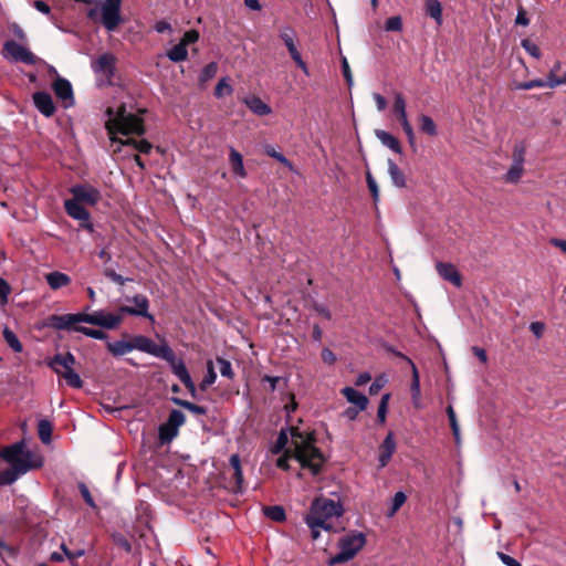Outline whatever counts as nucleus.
Here are the masks:
<instances>
[{
	"instance_id": "1",
	"label": "nucleus",
	"mask_w": 566,
	"mask_h": 566,
	"mask_svg": "<svg viewBox=\"0 0 566 566\" xmlns=\"http://www.w3.org/2000/svg\"><path fill=\"white\" fill-rule=\"evenodd\" d=\"M290 432L293 450H285L284 454L276 460L277 468L287 471L290 469L289 460L293 457L300 462L303 469H308L313 475H317L325 463V458L322 451L315 446V433H303L297 427H291Z\"/></svg>"
},
{
	"instance_id": "2",
	"label": "nucleus",
	"mask_w": 566,
	"mask_h": 566,
	"mask_svg": "<svg viewBox=\"0 0 566 566\" xmlns=\"http://www.w3.org/2000/svg\"><path fill=\"white\" fill-rule=\"evenodd\" d=\"M122 321L123 316L120 314L107 313L105 311H95L91 314H52L46 317L45 325L53 329H64L74 324L86 323L106 329H115L120 325Z\"/></svg>"
},
{
	"instance_id": "3",
	"label": "nucleus",
	"mask_w": 566,
	"mask_h": 566,
	"mask_svg": "<svg viewBox=\"0 0 566 566\" xmlns=\"http://www.w3.org/2000/svg\"><path fill=\"white\" fill-rule=\"evenodd\" d=\"M0 458L9 463L11 468L19 470L20 473H27L42 465L41 459L34 457V454L25 448L23 441L3 447L0 450Z\"/></svg>"
},
{
	"instance_id": "4",
	"label": "nucleus",
	"mask_w": 566,
	"mask_h": 566,
	"mask_svg": "<svg viewBox=\"0 0 566 566\" xmlns=\"http://www.w3.org/2000/svg\"><path fill=\"white\" fill-rule=\"evenodd\" d=\"M343 514V506L339 502L324 496L316 497L310 507L308 514L305 516L307 526L321 525L326 531L332 530V524L327 520L333 516H340Z\"/></svg>"
},
{
	"instance_id": "5",
	"label": "nucleus",
	"mask_w": 566,
	"mask_h": 566,
	"mask_svg": "<svg viewBox=\"0 0 566 566\" xmlns=\"http://www.w3.org/2000/svg\"><path fill=\"white\" fill-rule=\"evenodd\" d=\"M122 0H105L101 8L95 6L88 9L87 18L96 21L99 12L102 23L107 31H114L122 22L120 18Z\"/></svg>"
},
{
	"instance_id": "6",
	"label": "nucleus",
	"mask_w": 566,
	"mask_h": 566,
	"mask_svg": "<svg viewBox=\"0 0 566 566\" xmlns=\"http://www.w3.org/2000/svg\"><path fill=\"white\" fill-rule=\"evenodd\" d=\"M366 537L363 533H354L339 539V552L331 557L328 564L335 566L352 558L364 547Z\"/></svg>"
},
{
	"instance_id": "7",
	"label": "nucleus",
	"mask_w": 566,
	"mask_h": 566,
	"mask_svg": "<svg viewBox=\"0 0 566 566\" xmlns=\"http://www.w3.org/2000/svg\"><path fill=\"white\" fill-rule=\"evenodd\" d=\"M132 340L133 350L138 349L161 359H168L171 357L170 346L166 342L157 345L151 338L144 335H135L132 337Z\"/></svg>"
},
{
	"instance_id": "8",
	"label": "nucleus",
	"mask_w": 566,
	"mask_h": 566,
	"mask_svg": "<svg viewBox=\"0 0 566 566\" xmlns=\"http://www.w3.org/2000/svg\"><path fill=\"white\" fill-rule=\"evenodd\" d=\"M3 55L14 62H22L27 65H34L38 57L25 46L13 40H8L3 44Z\"/></svg>"
},
{
	"instance_id": "9",
	"label": "nucleus",
	"mask_w": 566,
	"mask_h": 566,
	"mask_svg": "<svg viewBox=\"0 0 566 566\" xmlns=\"http://www.w3.org/2000/svg\"><path fill=\"white\" fill-rule=\"evenodd\" d=\"M392 114L395 118L400 123L405 134L408 137V142L411 146L415 145V133L411 124L408 120L406 112V101L401 93L395 94V101L392 105Z\"/></svg>"
},
{
	"instance_id": "10",
	"label": "nucleus",
	"mask_w": 566,
	"mask_h": 566,
	"mask_svg": "<svg viewBox=\"0 0 566 566\" xmlns=\"http://www.w3.org/2000/svg\"><path fill=\"white\" fill-rule=\"evenodd\" d=\"M280 39L285 44L292 60L295 64L305 73L308 74V69L306 63L303 61L301 53L298 52L295 44V31L291 27H283L280 30L279 34Z\"/></svg>"
},
{
	"instance_id": "11",
	"label": "nucleus",
	"mask_w": 566,
	"mask_h": 566,
	"mask_svg": "<svg viewBox=\"0 0 566 566\" xmlns=\"http://www.w3.org/2000/svg\"><path fill=\"white\" fill-rule=\"evenodd\" d=\"M72 199L81 205L95 206L101 200V192L91 185H75L70 188Z\"/></svg>"
},
{
	"instance_id": "12",
	"label": "nucleus",
	"mask_w": 566,
	"mask_h": 566,
	"mask_svg": "<svg viewBox=\"0 0 566 566\" xmlns=\"http://www.w3.org/2000/svg\"><path fill=\"white\" fill-rule=\"evenodd\" d=\"M114 135L122 134V135H137L142 136L145 134V124L144 119L139 117L138 115H129L123 123L118 124L116 128H113Z\"/></svg>"
},
{
	"instance_id": "13",
	"label": "nucleus",
	"mask_w": 566,
	"mask_h": 566,
	"mask_svg": "<svg viewBox=\"0 0 566 566\" xmlns=\"http://www.w3.org/2000/svg\"><path fill=\"white\" fill-rule=\"evenodd\" d=\"M92 67L95 73H102L111 81L116 71V57L111 53H104L93 62Z\"/></svg>"
},
{
	"instance_id": "14",
	"label": "nucleus",
	"mask_w": 566,
	"mask_h": 566,
	"mask_svg": "<svg viewBox=\"0 0 566 566\" xmlns=\"http://www.w3.org/2000/svg\"><path fill=\"white\" fill-rule=\"evenodd\" d=\"M52 88L56 97L63 101L65 107L74 104L73 88L66 78L57 76L53 82Z\"/></svg>"
},
{
	"instance_id": "15",
	"label": "nucleus",
	"mask_w": 566,
	"mask_h": 566,
	"mask_svg": "<svg viewBox=\"0 0 566 566\" xmlns=\"http://www.w3.org/2000/svg\"><path fill=\"white\" fill-rule=\"evenodd\" d=\"M436 270L443 280L452 283L454 286L460 287L462 285V276L452 263L437 262Z\"/></svg>"
},
{
	"instance_id": "16",
	"label": "nucleus",
	"mask_w": 566,
	"mask_h": 566,
	"mask_svg": "<svg viewBox=\"0 0 566 566\" xmlns=\"http://www.w3.org/2000/svg\"><path fill=\"white\" fill-rule=\"evenodd\" d=\"M230 465L233 470V474L228 488L233 493H241L243 489V473L240 457L238 454H232L230 457Z\"/></svg>"
},
{
	"instance_id": "17",
	"label": "nucleus",
	"mask_w": 566,
	"mask_h": 566,
	"mask_svg": "<svg viewBox=\"0 0 566 566\" xmlns=\"http://www.w3.org/2000/svg\"><path fill=\"white\" fill-rule=\"evenodd\" d=\"M33 103L38 111L45 117H51L55 113V105L52 96L48 92H35Z\"/></svg>"
},
{
	"instance_id": "18",
	"label": "nucleus",
	"mask_w": 566,
	"mask_h": 566,
	"mask_svg": "<svg viewBox=\"0 0 566 566\" xmlns=\"http://www.w3.org/2000/svg\"><path fill=\"white\" fill-rule=\"evenodd\" d=\"M76 359L70 352H66L65 354H56L48 361V366L54 373H61V370L65 369H74Z\"/></svg>"
},
{
	"instance_id": "19",
	"label": "nucleus",
	"mask_w": 566,
	"mask_h": 566,
	"mask_svg": "<svg viewBox=\"0 0 566 566\" xmlns=\"http://www.w3.org/2000/svg\"><path fill=\"white\" fill-rule=\"evenodd\" d=\"M106 114L109 116L105 124L108 136L114 135L113 128H116L118 124L123 123L129 115H133V113L127 112L125 104L118 106L115 113L112 107H108Z\"/></svg>"
},
{
	"instance_id": "20",
	"label": "nucleus",
	"mask_w": 566,
	"mask_h": 566,
	"mask_svg": "<svg viewBox=\"0 0 566 566\" xmlns=\"http://www.w3.org/2000/svg\"><path fill=\"white\" fill-rule=\"evenodd\" d=\"M395 451H396L395 436H394V432L390 431V432H388V434L386 436V438L384 439V441L381 442V444L379 447V458H378L379 468H385L389 463Z\"/></svg>"
},
{
	"instance_id": "21",
	"label": "nucleus",
	"mask_w": 566,
	"mask_h": 566,
	"mask_svg": "<svg viewBox=\"0 0 566 566\" xmlns=\"http://www.w3.org/2000/svg\"><path fill=\"white\" fill-rule=\"evenodd\" d=\"M340 394L347 399L348 402L353 403L358 410H365L368 406V398L352 387H344Z\"/></svg>"
},
{
	"instance_id": "22",
	"label": "nucleus",
	"mask_w": 566,
	"mask_h": 566,
	"mask_svg": "<svg viewBox=\"0 0 566 566\" xmlns=\"http://www.w3.org/2000/svg\"><path fill=\"white\" fill-rule=\"evenodd\" d=\"M64 209L67 216L75 220L85 221L86 219H90V212L87 209L77 201H74L72 198L64 201Z\"/></svg>"
},
{
	"instance_id": "23",
	"label": "nucleus",
	"mask_w": 566,
	"mask_h": 566,
	"mask_svg": "<svg viewBox=\"0 0 566 566\" xmlns=\"http://www.w3.org/2000/svg\"><path fill=\"white\" fill-rule=\"evenodd\" d=\"M170 355L168 359H165L171 367V370L176 377L182 382L190 378V374L182 359H177L175 352L170 348Z\"/></svg>"
},
{
	"instance_id": "24",
	"label": "nucleus",
	"mask_w": 566,
	"mask_h": 566,
	"mask_svg": "<svg viewBox=\"0 0 566 566\" xmlns=\"http://www.w3.org/2000/svg\"><path fill=\"white\" fill-rule=\"evenodd\" d=\"M376 137L381 142V144L396 154L402 153V147L400 145V142L390 133L382 130V129H376L375 130Z\"/></svg>"
},
{
	"instance_id": "25",
	"label": "nucleus",
	"mask_w": 566,
	"mask_h": 566,
	"mask_svg": "<svg viewBox=\"0 0 566 566\" xmlns=\"http://www.w3.org/2000/svg\"><path fill=\"white\" fill-rule=\"evenodd\" d=\"M244 103L258 116H265L272 113L271 107L258 96L248 97L244 99Z\"/></svg>"
},
{
	"instance_id": "26",
	"label": "nucleus",
	"mask_w": 566,
	"mask_h": 566,
	"mask_svg": "<svg viewBox=\"0 0 566 566\" xmlns=\"http://www.w3.org/2000/svg\"><path fill=\"white\" fill-rule=\"evenodd\" d=\"M46 283L52 290H59L71 283V277L62 272L54 271L45 275Z\"/></svg>"
},
{
	"instance_id": "27",
	"label": "nucleus",
	"mask_w": 566,
	"mask_h": 566,
	"mask_svg": "<svg viewBox=\"0 0 566 566\" xmlns=\"http://www.w3.org/2000/svg\"><path fill=\"white\" fill-rule=\"evenodd\" d=\"M106 348L113 356H123L133 350V340L107 342Z\"/></svg>"
},
{
	"instance_id": "28",
	"label": "nucleus",
	"mask_w": 566,
	"mask_h": 566,
	"mask_svg": "<svg viewBox=\"0 0 566 566\" xmlns=\"http://www.w3.org/2000/svg\"><path fill=\"white\" fill-rule=\"evenodd\" d=\"M133 302L135 304V306L133 307L137 312V316H142L150 321H154V316L148 312L149 301L144 294H136L133 297Z\"/></svg>"
},
{
	"instance_id": "29",
	"label": "nucleus",
	"mask_w": 566,
	"mask_h": 566,
	"mask_svg": "<svg viewBox=\"0 0 566 566\" xmlns=\"http://www.w3.org/2000/svg\"><path fill=\"white\" fill-rule=\"evenodd\" d=\"M229 160L231 164V168L234 175L244 178L247 176V171L243 166L242 155L237 151L234 148H231L229 154Z\"/></svg>"
},
{
	"instance_id": "30",
	"label": "nucleus",
	"mask_w": 566,
	"mask_h": 566,
	"mask_svg": "<svg viewBox=\"0 0 566 566\" xmlns=\"http://www.w3.org/2000/svg\"><path fill=\"white\" fill-rule=\"evenodd\" d=\"M388 172L392 180V184L399 188L406 187V177L402 170L398 167V165L392 160L388 159Z\"/></svg>"
},
{
	"instance_id": "31",
	"label": "nucleus",
	"mask_w": 566,
	"mask_h": 566,
	"mask_svg": "<svg viewBox=\"0 0 566 566\" xmlns=\"http://www.w3.org/2000/svg\"><path fill=\"white\" fill-rule=\"evenodd\" d=\"M63 331L78 332V333L84 334L87 337H92L95 339H106L107 338V334L105 332H103L101 329L85 327V326H82L81 324H74V325L70 326L69 328H64Z\"/></svg>"
},
{
	"instance_id": "32",
	"label": "nucleus",
	"mask_w": 566,
	"mask_h": 566,
	"mask_svg": "<svg viewBox=\"0 0 566 566\" xmlns=\"http://www.w3.org/2000/svg\"><path fill=\"white\" fill-rule=\"evenodd\" d=\"M170 401L179 407L185 408L186 410H188L195 415L203 416V415H207V412H208V410L205 406H200V405L190 402L188 400H184L178 397H171Z\"/></svg>"
},
{
	"instance_id": "33",
	"label": "nucleus",
	"mask_w": 566,
	"mask_h": 566,
	"mask_svg": "<svg viewBox=\"0 0 566 566\" xmlns=\"http://www.w3.org/2000/svg\"><path fill=\"white\" fill-rule=\"evenodd\" d=\"M424 9L426 13L434 19L438 24L442 23V6L439 0H427Z\"/></svg>"
},
{
	"instance_id": "34",
	"label": "nucleus",
	"mask_w": 566,
	"mask_h": 566,
	"mask_svg": "<svg viewBox=\"0 0 566 566\" xmlns=\"http://www.w3.org/2000/svg\"><path fill=\"white\" fill-rule=\"evenodd\" d=\"M53 424L46 419H41L38 423V434L42 443L48 444L52 441Z\"/></svg>"
},
{
	"instance_id": "35",
	"label": "nucleus",
	"mask_w": 566,
	"mask_h": 566,
	"mask_svg": "<svg viewBox=\"0 0 566 566\" xmlns=\"http://www.w3.org/2000/svg\"><path fill=\"white\" fill-rule=\"evenodd\" d=\"M56 374L62 377L71 388L80 389L83 387V380L74 369H65Z\"/></svg>"
},
{
	"instance_id": "36",
	"label": "nucleus",
	"mask_w": 566,
	"mask_h": 566,
	"mask_svg": "<svg viewBox=\"0 0 566 566\" xmlns=\"http://www.w3.org/2000/svg\"><path fill=\"white\" fill-rule=\"evenodd\" d=\"M410 367H411V374H412L410 390H411L412 402H416V400H419L420 396H421L420 377H419V371L413 361H410Z\"/></svg>"
},
{
	"instance_id": "37",
	"label": "nucleus",
	"mask_w": 566,
	"mask_h": 566,
	"mask_svg": "<svg viewBox=\"0 0 566 566\" xmlns=\"http://www.w3.org/2000/svg\"><path fill=\"white\" fill-rule=\"evenodd\" d=\"M419 128L423 134L429 136H436L438 133L436 123L426 114L419 115Z\"/></svg>"
},
{
	"instance_id": "38",
	"label": "nucleus",
	"mask_w": 566,
	"mask_h": 566,
	"mask_svg": "<svg viewBox=\"0 0 566 566\" xmlns=\"http://www.w3.org/2000/svg\"><path fill=\"white\" fill-rule=\"evenodd\" d=\"M263 513L268 518L274 522H283L286 518L285 510L280 505L264 506Z\"/></svg>"
},
{
	"instance_id": "39",
	"label": "nucleus",
	"mask_w": 566,
	"mask_h": 566,
	"mask_svg": "<svg viewBox=\"0 0 566 566\" xmlns=\"http://www.w3.org/2000/svg\"><path fill=\"white\" fill-rule=\"evenodd\" d=\"M167 56L172 62H182L188 59V51L180 42L167 51Z\"/></svg>"
},
{
	"instance_id": "40",
	"label": "nucleus",
	"mask_w": 566,
	"mask_h": 566,
	"mask_svg": "<svg viewBox=\"0 0 566 566\" xmlns=\"http://www.w3.org/2000/svg\"><path fill=\"white\" fill-rule=\"evenodd\" d=\"M3 338L7 342L8 346L15 353H21L23 350V346L19 340L18 336L10 328L6 327L3 329Z\"/></svg>"
},
{
	"instance_id": "41",
	"label": "nucleus",
	"mask_w": 566,
	"mask_h": 566,
	"mask_svg": "<svg viewBox=\"0 0 566 566\" xmlns=\"http://www.w3.org/2000/svg\"><path fill=\"white\" fill-rule=\"evenodd\" d=\"M186 422V417L182 413V411L178 409H172L168 416L167 421L165 422L168 427L179 430V427H181Z\"/></svg>"
},
{
	"instance_id": "42",
	"label": "nucleus",
	"mask_w": 566,
	"mask_h": 566,
	"mask_svg": "<svg viewBox=\"0 0 566 566\" xmlns=\"http://www.w3.org/2000/svg\"><path fill=\"white\" fill-rule=\"evenodd\" d=\"M186 422V417L182 413V411L178 409H172L168 416L167 421L165 422L168 427L179 430V427H181Z\"/></svg>"
},
{
	"instance_id": "43",
	"label": "nucleus",
	"mask_w": 566,
	"mask_h": 566,
	"mask_svg": "<svg viewBox=\"0 0 566 566\" xmlns=\"http://www.w3.org/2000/svg\"><path fill=\"white\" fill-rule=\"evenodd\" d=\"M264 153L269 157L275 159L276 161L281 163L283 166L287 167L289 169L293 168V165H292L291 160H289L283 154L276 151L273 146L266 145L264 147Z\"/></svg>"
},
{
	"instance_id": "44",
	"label": "nucleus",
	"mask_w": 566,
	"mask_h": 566,
	"mask_svg": "<svg viewBox=\"0 0 566 566\" xmlns=\"http://www.w3.org/2000/svg\"><path fill=\"white\" fill-rule=\"evenodd\" d=\"M217 379V374L213 369L212 361L209 360L207 364V374L205 375L202 381L199 384L200 390L205 391L210 387Z\"/></svg>"
},
{
	"instance_id": "45",
	"label": "nucleus",
	"mask_w": 566,
	"mask_h": 566,
	"mask_svg": "<svg viewBox=\"0 0 566 566\" xmlns=\"http://www.w3.org/2000/svg\"><path fill=\"white\" fill-rule=\"evenodd\" d=\"M177 434L178 431L168 427L166 423H161L158 428V436L161 443H169Z\"/></svg>"
},
{
	"instance_id": "46",
	"label": "nucleus",
	"mask_w": 566,
	"mask_h": 566,
	"mask_svg": "<svg viewBox=\"0 0 566 566\" xmlns=\"http://www.w3.org/2000/svg\"><path fill=\"white\" fill-rule=\"evenodd\" d=\"M218 72V64L216 62L208 63L201 71L199 75V82L200 84H203L208 82L209 80L213 78L217 75Z\"/></svg>"
},
{
	"instance_id": "47",
	"label": "nucleus",
	"mask_w": 566,
	"mask_h": 566,
	"mask_svg": "<svg viewBox=\"0 0 566 566\" xmlns=\"http://www.w3.org/2000/svg\"><path fill=\"white\" fill-rule=\"evenodd\" d=\"M233 92L232 86L229 84L227 77H222L219 80L216 88H214V96L217 98H222L226 95H231Z\"/></svg>"
},
{
	"instance_id": "48",
	"label": "nucleus",
	"mask_w": 566,
	"mask_h": 566,
	"mask_svg": "<svg viewBox=\"0 0 566 566\" xmlns=\"http://www.w3.org/2000/svg\"><path fill=\"white\" fill-rule=\"evenodd\" d=\"M22 474L19 470L10 467L0 472V482L6 485L12 484Z\"/></svg>"
},
{
	"instance_id": "49",
	"label": "nucleus",
	"mask_w": 566,
	"mask_h": 566,
	"mask_svg": "<svg viewBox=\"0 0 566 566\" xmlns=\"http://www.w3.org/2000/svg\"><path fill=\"white\" fill-rule=\"evenodd\" d=\"M406 501H407V496L403 492H401V491L396 492L394 495V499H392L391 506H390L387 515L394 516L399 511V509L405 504Z\"/></svg>"
},
{
	"instance_id": "50",
	"label": "nucleus",
	"mask_w": 566,
	"mask_h": 566,
	"mask_svg": "<svg viewBox=\"0 0 566 566\" xmlns=\"http://www.w3.org/2000/svg\"><path fill=\"white\" fill-rule=\"evenodd\" d=\"M523 175V166L512 164L505 175V181L510 184H516Z\"/></svg>"
},
{
	"instance_id": "51",
	"label": "nucleus",
	"mask_w": 566,
	"mask_h": 566,
	"mask_svg": "<svg viewBox=\"0 0 566 566\" xmlns=\"http://www.w3.org/2000/svg\"><path fill=\"white\" fill-rule=\"evenodd\" d=\"M390 399V394L382 395L378 410H377V420L379 423L384 424L386 422V415L388 410V403Z\"/></svg>"
},
{
	"instance_id": "52",
	"label": "nucleus",
	"mask_w": 566,
	"mask_h": 566,
	"mask_svg": "<svg viewBox=\"0 0 566 566\" xmlns=\"http://www.w3.org/2000/svg\"><path fill=\"white\" fill-rule=\"evenodd\" d=\"M526 153V147L523 142L516 143L512 153V164L522 165L524 164V157Z\"/></svg>"
},
{
	"instance_id": "53",
	"label": "nucleus",
	"mask_w": 566,
	"mask_h": 566,
	"mask_svg": "<svg viewBox=\"0 0 566 566\" xmlns=\"http://www.w3.org/2000/svg\"><path fill=\"white\" fill-rule=\"evenodd\" d=\"M217 364L219 366L221 376H223L228 379H233L234 373L232 369V365L229 360H227L226 358H222V357H217Z\"/></svg>"
},
{
	"instance_id": "54",
	"label": "nucleus",
	"mask_w": 566,
	"mask_h": 566,
	"mask_svg": "<svg viewBox=\"0 0 566 566\" xmlns=\"http://www.w3.org/2000/svg\"><path fill=\"white\" fill-rule=\"evenodd\" d=\"M287 443H289V437H287V433H286V431H285V430H283V429H282V430L279 432V436H277V438H276V441H275L274 446L272 447V452H273L274 454H279V453H281V452L285 449V447H286V444H287Z\"/></svg>"
},
{
	"instance_id": "55",
	"label": "nucleus",
	"mask_w": 566,
	"mask_h": 566,
	"mask_svg": "<svg viewBox=\"0 0 566 566\" xmlns=\"http://www.w3.org/2000/svg\"><path fill=\"white\" fill-rule=\"evenodd\" d=\"M522 48L533 57L539 59L541 57V50L536 43L531 41L530 39H524L521 42Z\"/></svg>"
},
{
	"instance_id": "56",
	"label": "nucleus",
	"mask_w": 566,
	"mask_h": 566,
	"mask_svg": "<svg viewBox=\"0 0 566 566\" xmlns=\"http://www.w3.org/2000/svg\"><path fill=\"white\" fill-rule=\"evenodd\" d=\"M385 30L390 32H399L402 30V19L399 15H394L387 19Z\"/></svg>"
},
{
	"instance_id": "57",
	"label": "nucleus",
	"mask_w": 566,
	"mask_h": 566,
	"mask_svg": "<svg viewBox=\"0 0 566 566\" xmlns=\"http://www.w3.org/2000/svg\"><path fill=\"white\" fill-rule=\"evenodd\" d=\"M366 182L370 191V195L374 199V202L376 203L379 199V188L370 171L366 172Z\"/></svg>"
},
{
	"instance_id": "58",
	"label": "nucleus",
	"mask_w": 566,
	"mask_h": 566,
	"mask_svg": "<svg viewBox=\"0 0 566 566\" xmlns=\"http://www.w3.org/2000/svg\"><path fill=\"white\" fill-rule=\"evenodd\" d=\"M562 84H566V75L558 77L555 75V69L551 70L547 80L545 81V87L554 88Z\"/></svg>"
},
{
	"instance_id": "59",
	"label": "nucleus",
	"mask_w": 566,
	"mask_h": 566,
	"mask_svg": "<svg viewBox=\"0 0 566 566\" xmlns=\"http://www.w3.org/2000/svg\"><path fill=\"white\" fill-rule=\"evenodd\" d=\"M104 275L120 286L125 285L127 281H132L130 279H125L120 274H117L112 268H105Z\"/></svg>"
},
{
	"instance_id": "60",
	"label": "nucleus",
	"mask_w": 566,
	"mask_h": 566,
	"mask_svg": "<svg viewBox=\"0 0 566 566\" xmlns=\"http://www.w3.org/2000/svg\"><path fill=\"white\" fill-rule=\"evenodd\" d=\"M199 40V32L197 30L186 31L182 35L180 43L187 49L189 44L196 43Z\"/></svg>"
},
{
	"instance_id": "61",
	"label": "nucleus",
	"mask_w": 566,
	"mask_h": 566,
	"mask_svg": "<svg viewBox=\"0 0 566 566\" xmlns=\"http://www.w3.org/2000/svg\"><path fill=\"white\" fill-rule=\"evenodd\" d=\"M11 292L10 284L2 277H0V305L8 303V296Z\"/></svg>"
},
{
	"instance_id": "62",
	"label": "nucleus",
	"mask_w": 566,
	"mask_h": 566,
	"mask_svg": "<svg viewBox=\"0 0 566 566\" xmlns=\"http://www.w3.org/2000/svg\"><path fill=\"white\" fill-rule=\"evenodd\" d=\"M78 490H80V493L83 497V500L85 501V503L91 506V507H95V502H94V499L88 490V488L86 486V484L84 483H80L78 484Z\"/></svg>"
},
{
	"instance_id": "63",
	"label": "nucleus",
	"mask_w": 566,
	"mask_h": 566,
	"mask_svg": "<svg viewBox=\"0 0 566 566\" xmlns=\"http://www.w3.org/2000/svg\"><path fill=\"white\" fill-rule=\"evenodd\" d=\"M535 87H545V81L544 80H531V81H527V82H523V83H520L517 85V88L518 90H524V91H527V90H532V88H535Z\"/></svg>"
},
{
	"instance_id": "64",
	"label": "nucleus",
	"mask_w": 566,
	"mask_h": 566,
	"mask_svg": "<svg viewBox=\"0 0 566 566\" xmlns=\"http://www.w3.org/2000/svg\"><path fill=\"white\" fill-rule=\"evenodd\" d=\"M386 379L382 376L377 377L374 382L369 386V395H377L380 389L385 386Z\"/></svg>"
}]
</instances>
